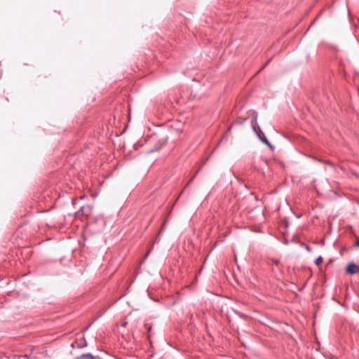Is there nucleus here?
I'll use <instances>...</instances> for the list:
<instances>
[{"instance_id":"1","label":"nucleus","mask_w":359,"mask_h":359,"mask_svg":"<svg viewBox=\"0 0 359 359\" xmlns=\"http://www.w3.org/2000/svg\"><path fill=\"white\" fill-rule=\"evenodd\" d=\"M251 127L255 133L257 135L259 140L267 145H270L267 138L264 136L263 132L259 128L257 122V116H255L251 121Z\"/></svg>"},{"instance_id":"2","label":"nucleus","mask_w":359,"mask_h":359,"mask_svg":"<svg viewBox=\"0 0 359 359\" xmlns=\"http://www.w3.org/2000/svg\"><path fill=\"white\" fill-rule=\"evenodd\" d=\"M93 207L90 205L82 206L76 212L78 215H81L86 217L89 216L92 212Z\"/></svg>"},{"instance_id":"3","label":"nucleus","mask_w":359,"mask_h":359,"mask_svg":"<svg viewBox=\"0 0 359 359\" xmlns=\"http://www.w3.org/2000/svg\"><path fill=\"white\" fill-rule=\"evenodd\" d=\"M359 271V267L353 262L349 263L346 269V273L349 274H355Z\"/></svg>"},{"instance_id":"4","label":"nucleus","mask_w":359,"mask_h":359,"mask_svg":"<svg viewBox=\"0 0 359 359\" xmlns=\"http://www.w3.org/2000/svg\"><path fill=\"white\" fill-rule=\"evenodd\" d=\"M80 358L83 359H95V357L90 353L83 354Z\"/></svg>"},{"instance_id":"5","label":"nucleus","mask_w":359,"mask_h":359,"mask_svg":"<svg viewBox=\"0 0 359 359\" xmlns=\"http://www.w3.org/2000/svg\"><path fill=\"white\" fill-rule=\"evenodd\" d=\"M323 257L321 256H319L316 259V264L317 266H320L322 263H323Z\"/></svg>"},{"instance_id":"6","label":"nucleus","mask_w":359,"mask_h":359,"mask_svg":"<svg viewBox=\"0 0 359 359\" xmlns=\"http://www.w3.org/2000/svg\"><path fill=\"white\" fill-rule=\"evenodd\" d=\"M145 327L147 328V330L150 332L151 330V325H149V324H146L145 325Z\"/></svg>"},{"instance_id":"7","label":"nucleus","mask_w":359,"mask_h":359,"mask_svg":"<svg viewBox=\"0 0 359 359\" xmlns=\"http://www.w3.org/2000/svg\"><path fill=\"white\" fill-rule=\"evenodd\" d=\"M251 231H254V229H251ZM255 231H257V232L260 231V228L258 227L257 229H255Z\"/></svg>"},{"instance_id":"8","label":"nucleus","mask_w":359,"mask_h":359,"mask_svg":"<svg viewBox=\"0 0 359 359\" xmlns=\"http://www.w3.org/2000/svg\"><path fill=\"white\" fill-rule=\"evenodd\" d=\"M355 245L359 248V239H358Z\"/></svg>"},{"instance_id":"9","label":"nucleus","mask_w":359,"mask_h":359,"mask_svg":"<svg viewBox=\"0 0 359 359\" xmlns=\"http://www.w3.org/2000/svg\"><path fill=\"white\" fill-rule=\"evenodd\" d=\"M85 197H86V196H85V195H83V196H80V197H79V199H83V198H84Z\"/></svg>"}]
</instances>
